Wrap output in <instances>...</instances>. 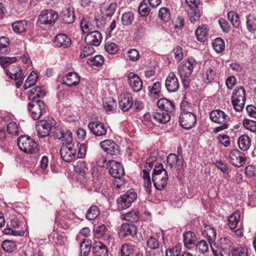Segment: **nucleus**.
Wrapping results in <instances>:
<instances>
[{"mask_svg":"<svg viewBox=\"0 0 256 256\" xmlns=\"http://www.w3.org/2000/svg\"><path fill=\"white\" fill-rule=\"evenodd\" d=\"M168 175L167 171L164 168L162 164L156 166L153 170L152 180L156 189L161 190L167 184Z\"/></svg>","mask_w":256,"mask_h":256,"instance_id":"1","label":"nucleus"},{"mask_svg":"<svg viewBox=\"0 0 256 256\" xmlns=\"http://www.w3.org/2000/svg\"><path fill=\"white\" fill-rule=\"evenodd\" d=\"M17 143L20 149L25 153L34 154L40 150L38 144L28 136H21Z\"/></svg>","mask_w":256,"mask_h":256,"instance_id":"2","label":"nucleus"},{"mask_svg":"<svg viewBox=\"0 0 256 256\" xmlns=\"http://www.w3.org/2000/svg\"><path fill=\"white\" fill-rule=\"evenodd\" d=\"M137 198V194L134 189L128 190L116 200V206L118 210H124L130 208Z\"/></svg>","mask_w":256,"mask_h":256,"instance_id":"3","label":"nucleus"},{"mask_svg":"<svg viewBox=\"0 0 256 256\" xmlns=\"http://www.w3.org/2000/svg\"><path fill=\"white\" fill-rule=\"evenodd\" d=\"M28 108L32 117L35 120L40 119L43 115H48V107L41 100H34L28 103Z\"/></svg>","mask_w":256,"mask_h":256,"instance_id":"4","label":"nucleus"},{"mask_svg":"<svg viewBox=\"0 0 256 256\" xmlns=\"http://www.w3.org/2000/svg\"><path fill=\"white\" fill-rule=\"evenodd\" d=\"M196 66V60L192 57H189L183 60L178 67V73L181 78L190 77Z\"/></svg>","mask_w":256,"mask_h":256,"instance_id":"5","label":"nucleus"},{"mask_svg":"<svg viewBox=\"0 0 256 256\" xmlns=\"http://www.w3.org/2000/svg\"><path fill=\"white\" fill-rule=\"evenodd\" d=\"M54 138L61 140L63 144H70L72 142V133L68 130H64L60 127H56L52 128L50 134Z\"/></svg>","mask_w":256,"mask_h":256,"instance_id":"6","label":"nucleus"},{"mask_svg":"<svg viewBox=\"0 0 256 256\" xmlns=\"http://www.w3.org/2000/svg\"><path fill=\"white\" fill-rule=\"evenodd\" d=\"M58 18V14L54 10H48L40 12L38 17V22L42 24L52 25Z\"/></svg>","mask_w":256,"mask_h":256,"instance_id":"7","label":"nucleus"},{"mask_svg":"<svg viewBox=\"0 0 256 256\" xmlns=\"http://www.w3.org/2000/svg\"><path fill=\"white\" fill-rule=\"evenodd\" d=\"M68 145L63 144L60 150V154L64 162H70L75 159L77 150L74 144L70 146Z\"/></svg>","mask_w":256,"mask_h":256,"instance_id":"8","label":"nucleus"},{"mask_svg":"<svg viewBox=\"0 0 256 256\" xmlns=\"http://www.w3.org/2000/svg\"><path fill=\"white\" fill-rule=\"evenodd\" d=\"M36 130L39 138H44L50 134L53 124L46 120H40L36 122Z\"/></svg>","mask_w":256,"mask_h":256,"instance_id":"9","label":"nucleus"},{"mask_svg":"<svg viewBox=\"0 0 256 256\" xmlns=\"http://www.w3.org/2000/svg\"><path fill=\"white\" fill-rule=\"evenodd\" d=\"M196 116L192 112L180 114L179 116V122L180 126L185 129H190L196 124Z\"/></svg>","mask_w":256,"mask_h":256,"instance_id":"10","label":"nucleus"},{"mask_svg":"<svg viewBox=\"0 0 256 256\" xmlns=\"http://www.w3.org/2000/svg\"><path fill=\"white\" fill-rule=\"evenodd\" d=\"M230 164L236 167L242 166L245 162L244 154L237 149L232 150L229 155Z\"/></svg>","mask_w":256,"mask_h":256,"instance_id":"11","label":"nucleus"},{"mask_svg":"<svg viewBox=\"0 0 256 256\" xmlns=\"http://www.w3.org/2000/svg\"><path fill=\"white\" fill-rule=\"evenodd\" d=\"M88 126L90 131L96 136H104L106 134V126L99 121L90 122L88 124Z\"/></svg>","mask_w":256,"mask_h":256,"instance_id":"12","label":"nucleus"},{"mask_svg":"<svg viewBox=\"0 0 256 256\" xmlns=\"http://www.w3.org/2000/svg\"><path fill=\"white\" fill-rule=\"evenodd\" d=\"M165 86L169 92H174L178 90L180 84L174 72L169 73L166 80Z\"/></svg>","mask_w":256,"mask_h":256,"instance_id":"13","label":"nucleus"},{"mask_svg":"<svg viewBox=\"0 0 256 256\" xmlns=\"http://www.w3.org/2000/svg\"><path fill=\"white\" fill-rule=\"evenodd\" d=\"M100 146L104 152L111 156H117L120 154L118 146L112 140H104L100 143Z\"/></svg>","mask_w":256,"mask_h":256,"instance_id":"14","label":"nucleus"},{"mask_svg":"<svg viewBox=\"0 0 256 256\" xmlns=\"http://www.w3.org/2000/svg\"><path fill=\"white\" fill-rule=\"evenodd\" d=\"M102 34L98 30H93L85 36V42L87 44L93 46H98L102 41Z\"/></svg>","mask_w":256,"mask_h":256,"instance_id":"15","label":"nucleus"},{"mask_svg":"<svg viewBox=\"0 0 256 256\" xmlns=\"http://www.w3.org/2000/svg\"><path fill=\"white\" fill-rule=\"evenodd\" d=\"M128 82L134 92H139L142 90V82L138 74L130 72L128 76Z\"/></svg>","mask_w":256,"mask_h":256,"instance_id":"16","label":"nucleus"},{"mask_svg":"<svg viewBox=\"0 0 256 256\" xmlns=\"http://www.w3.org/2000/svg\"><path fill=\"white\" fill-rule=\"evenodd\" d=\"M107 166L108 168L110 174L112 177L124 176V170L122 164L114 160L108 161Z\"/></svg>","mask_w":256,"mask_h":256,"instance_id":"17","label":"nucleus"},{"mask_svg":"<svg viewBox=\"0 0 256 256\" xmlns=\"http://www.w3.org/2000/svg\"><path fill=\"white\" fill-rule=\"evenodd\" d=\"M166 161L168 166L170 169L174 167L177 170H180L183 168L184 160L182 156L170 154L168 156Z\"/></svg>","mask_w":256,"mask_h":256,"instance_id":"18","label":"nucleus"},{"mask_svg":"<svg viewBox=\"0 0 256 256\" xmlns=\"http://www.w3.org/2000/svg\"><path fill=\"white\" fill-rule=\"evenodd\" d=\"M119 106L123 112L128 111L132 107V97L130 94L126 92L122 94L119 97Z\"/></svg>","mask_w":256,"mask_h":256,"instance_id":"19","label":"nucleus"},{"mask_svg":"<svg viewBox=\"0 0 256 256\" xmlns=\"http://www.w3.org/2000/svg\"><path fill=\"white\" fill-rule=\"evenodd\" d=\"M210 118L214 123L228 122L230 120V117L220 110H215L210 112Z\"/></svg>","mask_w":256,"mask_h":256,"instance_id":"20","label":"nucleus"},{"mask_svg":"<svg viewBox=\"0 0 256 256\" xmlns=\"http://www.w3.org/2000/svg\"><path fill=\"white\" fill-rule=\"evenodd\" d=\"M54 43L56 47L66 48L71 45L72 41L66 34H60L55 36Z\"/></svg>","mask_w":256,"mask_h":256,"instance_id":"21","label":"nucleus"},{"mask_svg":"<svg viewBox=\"0 0 256 256\" xmlns=\"http://www.w3.org/2000/svg\"><path fill=\"white\" fill-rule=\"evenodd\" d=\"M157 106L160 109L162 110L167 113L172 114L176 110V106L174 102L166 98L160 99Z\"/></svg>","mask_w":256,"mask_h":256,"instance_id":"22","label":"nucleus"},{"mask_svg":"<svg viewBox=\"0 0 256 256\" xmlns=\"http://www.w3.org/2000/svg\"><path fill=\"white\" fill-rule=\"evenodd\" d=\"M62 80L63 84L72 87L79 84L80 77L76 72H70L62 78Z\"/></svg>","mask_w":256,"mask_h":256,"instance_id":"23","label":"nucleus"},{"mask_svg":"<svg viewBox=\"0 0 256 256\" xmlns=\"http://www.w3.org/2000/svg\"><path fill=\"white\" fill-rule=\"evenodd\" d=\"M6 74L12 80L17 81L16 82V86L19 88L22 86L24 79V75L22 73V70L18 68H16V70L10 72L9 70H5Z\"/></svg>","mask_w":256,"mask_h":256,"instance_id":"24","label":"nucleus"},{"mask_svg":"<svg viewBox=\"0 0 256 256\" xmlns=\"http://www.w3.org/2000/svg\"><path fill=\"white\" fill-rule=\"evenodd\" d=\"M92 250L94 256H108V248L101 242H95L94 243Z\"/></svg>","mask_w":256,"mask_h":256,"instance_id":"25","label":"nucleus"},{"mask_svg":"<svg viewBox=\"0 0 256 256\" xmlns=\"http://www.w3.org/2000/svg\"><path fill=\"white\" fill-rule=\"evenodd\" d=\"M137 232V228L133 223L126 222L121 226L120 234L121 236H134Z\"/></svg>","mask_w":256,"mask_h":256,"instance_id":"26","label":"nucleus"},{"mask_svg":"<svg viewBox=\"0 0 256 256\" xmlns=\"http://www.w3.org/2000/svg\"><path fill=\"white\" fill-rule=\"evenodd\" d=\"M94 232L96 236L98 238H102L106 241H110L111 238L110 234L108 232V228L104 224L94 227Z\"/></svg>","mask_w":256,"mask_h":256,"instance_id":"27","label":"nucleus"},{"mask_svg":"<svg viewBox=\"0 0 256 256\" xmlns=\"http://www.w3.org/2000/svg\"><path fill=\"white\" fill-rule=\"evenodd\" d=\"M216 75V70L214 67H208L202 74V80L206 84H210L214 80Z\"/></svg>","mask_w":256,"mask_h":256,"instance_id":"28","label":"nucleus"},{"mask_svg":"<svg viewBox=\"0 0 256 256\" xmlns=\"http://www.w3.org/2000/svg\"><path fill=\"white\" fill-rule=\"evenodd\" d=\"M28 98L32 101L39 100L38 98H44L45 96V92L42 89L41 87L36 86L28 92Z\"/></svg>","mask_w":256,"mask_h":256,"instance_id":"29","label":"nucleus"},{"mask_svg":"<svg viewBox=\"0 0 256 256\" xmlns=\"http://www.w3.org/2000/svg\"><path fill=\"white\" fill-rule=\"evenodd\" d=\"M208 30L206 25L199 26L195 32L198 40L202 42L207 40L208 38Z\"/></svg>","mask_w":256,"mask_h":256,"instance_id":"30","label":"nucleus"},{"mask_svg":"<svg viewBox=\"0 0 256 256\" xmlns=\"http://www.w3.org/2000/svg\"><path fill=\"white\" fill-rule=\"evenodd\" d=\"M62 20L64 24H70L74 22V16L72 8L68 7L62 10Z\"/></svg>","mask_w":256,"mask_h":256,"instance_id":"31","label":"nucleus"},{"mask_svg":"<svg viewBox=\"0 0 256 256\" xmlns=\"http://www.w3.org/2000/svg\"><path fill=\"white\" fill-rule=\"evenodd\" d=\"M246 28L247 30L252 34L256 32V16L253 14H248L246 16Z\"/></svg>","mask_w":256,"mask_h":256,"instance_id":"32","label":"nucleus"},{"mask_svg":"<svg viewBox=\"0 0 256 256\" xmlns=\"http://www.w3.org/2000/svg\"><path fill=\"white\" fill-rule=\"evenodd\" d=\"M234 245L233 240L228 237H224L220 240V246L224 252H228L232 248Z\"/></svg>","mask_w":256,"mask_h":256,"instance_id":"33","label":"nucleus"},{"mask_svg":"<svg viewBox=\"0 0 256 256\" xmlns=\"http://www.w3.org/2000/svg\"><path fill=\"white\" fill-rule=\"evenodd\" d=\"M122 219L125 220L128 222H137L139 219V213L137 210H132L120 216Z\"/></svg>","mask_w":256,"mask_h":256,"instance_id":"34","label":"nucleus"},{"mask_svg":"<svg viewBox=\"0 0 256 256\" xmlns=\"http://www.w3.org/2000/svg\"><path fill=\"white\" fill-rule=\"evenodd\" d=\"M251 140L248 135L243 134L239 137L238 143L240 148L245 151L248 150L250 146Z\"/></svg>","mask_w":256,"mask_h":256,"instance_id":"35","label":"nucleus"},{"mask_svg":"<svg viewBox=\"0 0 256 256\" xmlns=\"http://www.w3.org/2000/svg\"><path fill=\"white\" fill-rule=\"evenodd\" d=\"M228 20L234 28H238L240 24V19L238 14L234 11H230L227 14Z\"/></svg>","mask_w":256,"mask_h":256,"instance_id":"36","label":"nucleus"},{"mask_svg":"<svg viewBox=\"0 0 256 256\" xmlns=\"http://www.w3.org/2000/svg\"><path fill=\"white\" fill-rule=\"evenodd\" d=\"M161 84L159 82H154L152 87L148 86L150 96L153 99H157L160 97Z\"/></svg>","mask_w":256,"mask_h":256,"instance_id":"37","label":"nucleus"},{"mask_svg":"<svg viewBox=\"0 0 256 256\" xmlns=\"http://www.w3.org/2000/svg\"><path fill=\"white\" fill-rule=\"evenodd\" d=\"M92 248V242L89 240L84 239L80 244V256H88Z\"/></svg>","mask_w":256,"mask_h":256,"instance_id":"38","label":"nucleus"},{"mask_svg":"<svg viewBox=\"0 0 256 256\" xmlns=\"http://www.w3.org/2000/svg\"><path fill=\"white\" fill-rule=\"evenodd\" d=\"M100 214V210L99 208L96 205H92L87 210L86 218L90 220H94Z\"/></svg>","mask_w":256,"mask_h":256,"instance_id":"39","label":"nucleus"},{"mask_svg":"<svg viewBox=\"0 0 256 256\" xmlns=\"http://www.w3.org/2000/svg\"><path fill=\"white\" fill-rule=\"evenodd\" d=\"M153 118L155 120L162 124H166L170 121V114L163 112H154Z\"/></svg>","mask_w":256,"mask_h":256,"instance_id":"40","label":"nucleus"},{"mask_svg":"<svg viewBox=\"0 0 256 256\" xmlns=\"http://www.w3.org/2000/svg\"><path fill=\"white\" fill-rule=\"evenodd\" d=\"M231 100L246 101V92L242 86L235 88L233 91Z\"/></svg>","mask_w":256,"mask_h":256,"instance_id":"41","label":"nucleus"},{"mask_svg":"<svg viewBox=\"0 0 256 256\" xmlns=\"http://www.w3.org/2000/svg\"><path fill=\"white\" fill-rule=\"evenodd\" d=\"M104 108L106 112H112L117 108L116 101L113 98L109 97L104 102Z\"/></svg>","mask_w":256,"mask_h":256,"instance_id":"42","label":"nucleus"},{"mask_svg":"<svg viewBox=\"0 0 256 256\" xmlns=\"http://www.w3.org/2000/svg\"><path fill=\"white\" fill-rule=\"evenodd\" d=\"M27 22L26 20H18L12 24L13 30L16 33L24 32L27 28Z\"/></svg>","mask_w":256,"mask_h":256,"instance_id":"43","label":"nucleus"},{"mask_svg":"<svg viewBox=\"0 0 256 256\" xmlns=\"http://www.w3.org/2000/svg\"><path fill=\"white\" fill-rule=\"evenodd\" d=\"M240 214L238 212L232 214L228 218V226L231 230L236 228L239 222Z\"/></svg>","mask_w":256,"mask_h":256,"instance_id":"44","label":"nucleus"},{"mask_svg":"<svg viewBox=\"0 0 256 256\" xmlns=\"http://www.w3.org/2000/svg\"><path fill=\"white\" fill-rule=\"evenodd\" d=\"M10 40L8 38L2 36L0 38V54H6L10 50Z\"/></svg>","mask_w":256,"mask_h":256,"instance_id":"45","label":"nucleus"},{"mask_svg":"<svg viewBox=\"0 0 256 256\" xmlns=\"http://www.w3.org/2000/svg\"><path fill=\"white\" fill-rule=\"evenodd\" d=\"M2 246L5 252L10 253L13 252L16 248L15 242L8 240H6L2 242Z\"/></svg>","mask_w":256,"mask_h":256,"instance_id":"46","label":"nucleus"},{"mask_svg":"<svg viewBox=\"0 0 256 256\" xmlns=\"http://www.w3.org/2000/svg\"><path fill=\"white\" fill-rule=\"evenodd\" d=\"M134 19V14L132 12H126L122 16V24L124 26H129L132 24Z\"/></svg>","mask_w":256,"mask_h":256,"instance_id":"47","label":"nucleus"},{"mask_svg":"<svg viewBox=\"0 0 256 256\" xmlns=\"http://www.w3.org/2000/svg\"><path fill=\"white\" fill-rule=\"evenodd\" d=\"M212 46L217 53L222 52L225 48L224 40L220 38H216L212 44Z\"/></svg>","mask_w":256,"mask_h":256,"instance_id":"48","label":"nucleus"},{"mask_svg":"<svg viewBox=\"0 0 256 256\" xmlns=\"http://www.w3.org/2000/svg\"><path fill=\"white\" fill-rule=\"evenodd\" d=\"M200 16L201 14L198 8H190V10L188 14V16L192 23H195L198 21Z\"/></svg>","mask_w":256,"mask_h":256,"instance_id":"49","label":"nucleus"},{"mask_svg":"<svg viewBox=\"0 0 256 256\" xmlns=\"http://www.w3.org/2000/svg\"><path fill=\"white\" fill-rule=\"evenodd\" d=\"M16 60V57H6L0 56V66L5 68L10 64L15 63Z\"/></svg>","mask_w":256,"mask_h":256,"instance_id":"50","label":"nucleus"},{"mask_svg":"<svg viewBox=\"0 0 256 256\" xmlns=\"http://www.w3.org/2000/svg\"><path fill=\"white\" fill-rule=\"evenodd\" d=\"M87 170V164L84 162L79 161L77 162L76 164L74 166V170L75 172L82 176L86 174Z\"/></svg>","mask_w":256,"mask_h":256,"instance_id":"51","label":"nucleus"},{"mask_svg":"<svg viewBox=\"0 0 256 256\" xmlns=\"http://www.w3.org/2000/svg\"><path fill=\"white\" fill-rule=\"evenodd\" d=\"M196 250L200 253L204 254L208 250V244L204 240L198 242L196 244Z\"/></svg>","mask_w":256,"mask_h":256,"instance_id":"52","label":"nucleus"},{"mask_svg":"<svg viewBox=\"0 0 256 256\" xmlns=\"http://www.w3.org/2000/svg\"><path fill=\"white\" fill-rule=\"evenodd\" d=\"M230 256H248V249L246 246L232 249Z\"/></svg>","mask_w":256,"mask_h":256,"instance_id":"53","label":"nucleus"},{"mask_svg":"<svg viewBox=\"0 0 256 256\" xmlns=\"http://www.w3.org/2000/svg\"><path fill=\"white\" fill-rule=\"evenodd\" d=\"M104 62V58L100 55L95 56L92 58H88V63L96 66H101Z\"/></svg>","mask_w":256,"mask_h":256,"instance_id":"54","label":"nucleus"},{"mask_svg":"<svg viewBox=\"0 0 256 256\" xmlns=\"http://www.w3.org/2000/svg\"><path fill=\"white\" fill-rule=\"evenodd\" d=\"M134 249L132 245L127 244H123L120 248L121 256H132Z\"/></svg>","mask_w":256,"mask_h":256,"instance_id":"55","label":"nucleus"},{"mask_svg":"<svg viewBox=\"0 0 256 256\" xmlns=\"http://www.w3.org/2000/svg\"><path fill=\"white\" fill-rule=\"evenodd\" d=\"M6 130L9 134L17 136L19 134L20 128L14 122H10L7 126Z\"/></svg>","mask_w":256,"mask_h":256,"instance_id":"56","label":"nucleus"},{"mask_svg":"<svg viewBox=\"0 0 256 256\" xmlns=\"http://www.w3.org/2000/svg\"><path fill=\"white\" fill-rule=\"evenodd\" d=\"M158 16L162 21L168 22L170 18V10L164 7L160 8L158 12Z\"/></svg>","mask_w":256,"mask_h":256,"instance_id":"57","label":"nucleus"},{"mask_svg":"<svg viewBox=\"0 0 256 256\" xmlns=\"http://www.w3.org/2000/svg\"><path fill=\"white\" fill-rule=\"evenodd\" d=\"M182 250L181 245L178 244L172 248H169L166 251V256H178Z\"/></svg>","mask_w":256,"mask_h":256,"instance_id":"58","label":"nucleus"},{"mask_svg":"<svg viewBox=\"0 0 256 256\" xmlns=\"http://www.w3.org/2000/svg\"><path fill=\"white\" fill-rule=\"evenodd\" d=\"M244 126L252 132H256V122L248 119H244L243 121Z\"/></svg>","mask_w":256,"mask_h":256,"instance_id":"59","label":"nucleus"},{"mask_svg":"<svg viewBox=\"0 0 256 256\" xmlns=\"http://www.w3.org/2000/svg\"><path fill=\"white\" fill-rule=\"evenodd\" d=\"M146 245L150 250H156L159 248L160 244L158 240L154 236H150L146 241Z\"/></svg>","mask_w":256,"mask_h":256,"instance_id":"60","label":"nucleus"},{"mask_svg":"<svg viewBox=\"0 0 256 256\" xmlns=\"http://www.w3.org/2000/svg\"><path fill=\"white\" fill-rule=\"evenodd\" d=\"M150 12V9L145 1L142 2L138 7L139 14L142 16H148Z\"/></svg>","mask_w":256,"mask_h":256,"instance_id":"61","label":"nucleus"},{"mask_svg":"<svg viewBox=\"0 0 256 256\" xmlns=\"http://www.w3.org/2000/svg\"><path fill=\"white\" fill-rule=\"evenodd\" d=\"M158 156V152L157 151H153L150 153L149 158L146 162V164L148 165L149 167L148 170H151L152 168L153 164L156 161Z\"/></svg>","mask_w":256,"mask_h":256,"instance_id":"62","label":"nucleus"},{"mask_svg":"<svg viewBox=\"0 0 256 256\" xmlns=\"http://www.w3.org/2000/svg\"><path fill=\"white\" fill-rule=\"evenodd\" d=\"M216 138L218 140V142L225 147L228 146L230 144V138L226 134H219L217 136Z\"/></svg>","mask_w":256,"mask_h":256,"instance_id":"63","label":"nucleus"},{"mask_svg":"<svg viewBox=\"0 0 256 256\" xmlns=\"http://www.w3.org/2000/svg\"><path fill=\"white\" fill-rule=\"evenodd\" d=\"M104 48L110 54H115L118 50L117 45L114 42H106Z\"/></svg>","mask_w":256,"mask_h":256,"instance_id":"64","label":"nucleus"}]
</instances>
